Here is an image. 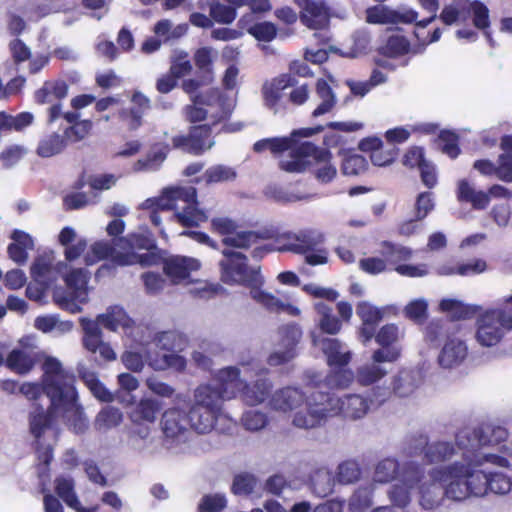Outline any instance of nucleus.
<instances>
[{
	"mask_svg": "<svg viewBox=\"0 0 512 512\" xmlns=\"http://www.w3.org/2000/svg\"><path fill=\"white\" fill-rule=\"evenodd\" d=\"M315 403H310L307 413H297L293 425L298 428L311 429L320 426L329 416L341 415L346 419L363 418L369 411L368 399L359 394H347L335 397L330 393L316 390L311 397Z\"/></svg>",
	"mask_w": 512,
	"mask_h": 512,
	"instance_id": "1",
	"label": "nucleus"
},
{
	"mask_svg": "<svg viewBox=\"0 0 512 512\" xmlns=\"http://www.w3.org/2000/svg\"><path fill=\"white\" fill-rule=\"evenodd\" d=\"M465 463L456 461L446 466L432 468L434 479L446 484V496L454 501H464L471 497L488 495V472L478 469L477 460L464 459Z\"/></svg>",
	"mask_w": 512,
	"mask_h": 512,
	"instance_id": "2",
	"label": "nucleus"
},
{
	"mask_svg": "<svg viewBox=\"0 0 512 512\" xmlns=\"http://www.w3.org/2000/svg\"><path fill=\"white\" fill-rule=\"evenodd\" d=\"M192 105H186L183 109L185 120L192 124L186 134H178L171 138L172 148L194 156H201L214 145L213 125L203 124L208 117V111L201 107L205 105L203 95L198 94L193 98Z\"/></svg>",
	"mask_w": 512,
	"mask_h": 512,
	"instance_id": "3",
	"label": "nucleus"
},
{
	"mask_svg": "<svg viewBox=\"0 0 512 512\" xmlns=\"http://www.w3.org/2000/svg\"><path fill=\"white\" fill-rule=\"evenodd\" d=\"M307 158H312L316 164L321 165L315 171V176L321 183H329L336 177L337 169L331 163L332 153L308 141L299 143L292 150V159L281 160L279 168L288 173H302L310 165Z\"/></svg>",
	"mask_w": 512,
	"mask_h": 512,
	"instance_id": "4",
	"label": "nucleus"
},
{
	"mask_svg": "<svg viewBox=\"0 0 512 512\" xmlns=\"http://www.w3.org/2000/svg\"><path fill=\"white\" fill-rule=\"evenodd\" d=\"M46 396L54 406L70 409L76 405L78 393L75 388V376L64 371L60 361L54 357H46L42 364Z\"/></svg>",
	"mask_w": 512,
	"mask_h": 512,
	"instance_id": "5",
	"label": "nucleus"
},
{
	"mask_svg": "<svg viewBox=\"0 0 512 512\" xmlns=\"http://www.w3.org/2000/svg\"><path fill=\"white\" fill-rule=\"evenodd\" d=\"M512 331V305L483 309L476 314L475 340L482 347H494Z\"/></svg>",
	"mask_w": 512,
	"mask_h": 512,
	"instance_id": "6",
	"label": "nucleus"
},
{
	"mask_svg": "<svg viewBox=\"0 0 512 512\" xmlns=\"http://www.w3.org/2000/svg\"><path fill=\"white\" fill-rule=\"evenodd\" d=\"M508 431L500 426L481 424L476 428H464L455 436L456 446L462 451V458L477 460L478 451L486 446L500 444L508 438Z\"/></svg>",
	"mask_w": 512,
	"mask_h": 512,
	"instance_id": "7",
	"label": "nucleus"
},
{
	"mask_svg": "<svg viewBox=\"0 0 512 512\" xmlns=\"http://www.w3.org/2000/svg\"><path fill=\"white\" fill-rule=\"evenodd\" d=\"M283 250L304 255L305 263L310 266L328 263V251L324 247L325 236L315 229H305L287 236Z\"/></svg>",
	"mask_w": 512,
	"mask_h": 512,
	"instance_id": "8",
	"label": "nucleus"
},
{
	"mask_svg": "<svg viewBox=\"0 0 512 512\" xmlns=\"http://www.w3.org/2000/svg\"><path fill=\"white\" fill-rule=\"evenodd\" d=\"M223 259L219 262L221 280L226 284H243L257 286L262 283L259 268L248 265L246 255L241 252L224 249Z\"/></svg>",
	"mask_w": 512,
	"mask_h": 512,
	"instance_id": "9",
	"label": "nucleus"
},
{
	"mask_svg": "<svg viewBox=\"0 0 512 512\" xmlns=\"http://www.w3.org/2000/svg\"><path fill=\"white\" fill-rule=\"evenodd\" d=\"M406 454L410 457L422 456L427 464H438L450 461L457 453L456 447L451 442L436 441L429 443L425 434L411 435L405 446Z\"/></svg>",
	"mask_w": 512,
	"mask_h": 512,
	"instance_id": "10",
	"label": "nucleus"
},
{
	"mask_svg": "<svg viewBox=\"0 0 512 512\" xmlns=\"http://www.w3.org/2000/svg\"><path fill=\"white\" fill-rule=\"evenodd\" d=\"M239 225L228 217H214L210 221L211 232L223 237L222 243L234 248L248 249L259 240L267 238L265 233L238 231Z\"/></svg>",
	"mask_w": 512,
	"mask_h": 512,
	"instance_id": "11",
	"label": "nucleus"
},
{
	"mask_svg": "<svg viewBox=\"0 0 512 512\" xmlns=\"http://www.w3.org/2000/svg\"><path fill=\"white\" fill-rule=\"evenodd\" d=\"M69 86L64 80H47L34 92V101L39 105L52 104L48 108L47 122L54 123L61 116V101L68 95Z\"/></svg>",
	"mask_w": 512,
	"mask_h": 512,
	"instance_id": "12",
	"label": "nucleus"
},
{
	"mask_svg": "<svg viewBox=\"0 0 512 512\" xmlns=\"http://www.w3.org/2000/svg\"><path fill=\"white\" fill-rule=\"evenodd\" d=\"M375 341L381 347L372 354V361L377 363L396 362L401 356L399 341V328L396 324L383 325L376 334Z\"/></svg>",
	"mask_w": 512,
	"mask_h": 512,
	"instance_id": "13",
	"label": "nucleus"
},
{
	"mask_svg": "<svg viewBox=\"0 0 512 512\" xmlns=\"http://www.w3.org/2000/svg\"><path fill=\"white\" fill-rule=\"evenodd\" d=\"M80 326L84 332L83 346L91 353H99L101 360L108 362L116 359V354L110 344L102 339L101 328L89 318H80Z\"/></svg>",
	"mask_w": 512,
	"mask_h": 512,
	"instance_id": "14",
	"label": "nucleus"
},
{
	"mask_svg": "<svg viewBox=\"0 0 512 512\" xmlns=\"http://www.w3.org/2000/svg\"><path fill=\"white\" fill-rule=\"evenodd\" d=\"M297 79L291 74H280L262 86V97L264 105L275 114L285 106L282 104L284 91L297 85Z\"/></svg>",
	"mask_w": 512,
	"mask_h": 512,
	"instance_id": "15",
	"label": "nucleus"
},
{
	"mask_svg": "<svg viewBox=\"0 0 512 512\" xmlns=\"http://www.w3.org/2000/svg\"><path fill=\"white\" fill-rule=\"evenodd\" d=\"M314 392L315 391L311 392L310 395L306 397L305 394L298 388L285 387L276 391L272 395L270 399V405L275 410L288 412L296 410L300 408L303 404H305V409L297 411L295 415L297 413L306 414L308 405L310 403H315V401L311 398Z\"/></svg>",
	"mask_w": 512,
	"mask_h": 512,
	"instance_id": "16",
	"label": "nucleus"
},
{
	"mask_svg": "<svg viewBox=\"0 0 512 512\" xmlns=\"http://www.w3.org/2000/svg\"><path fill=\"white\" fill-rule=\"evenodd\" d=\"M212 381L225 399H232L240 395L245 383L240 378V370L234 366L218 370Z\"/></svg>",
	"mask_w": 512,
	"mask_h": 512,
	"instance_id": "17",
	"label": "nucleus"
},
{
	"mask_svg": "<svg viewBox=\"0 0 512 512\" xmlns=\"http://www.w3.org/2000/svg\"><path fill=\"white\" fill-rule=\"evenodd\" d=\"M132 106L123 108L119 111V118L127 123L129 130L135 131L143 124V116L151 109L150 99L141 93L135 91L130 99Z\"/></svg>",
	"mask_w": 512,
	"mask_h": 512,
	"instance_id": "18",
	"label": "nucleus"
},
{
	"mask_svg": "<svg viewBox=\"0 0 512 512\" xmlns=\"http://www.w3.org/2000/svg\"><path fill=\"white\" fill-rule=\"evenodd\" d=\"M199 268L197 259L186 256H172L163 261V271L173 283L188 279L191 272Z\"/></svg>",
	"mask_w": 512,
	"mask_h": 512,
	"instance_id": "19",
	"label": "nucleus"
},
{
	"mask_svg": "<svg viewBox=\"0 0 512 512\" xmlns=\"http://www.w3.org/2000/svg\"><path fill=\"white\" fill-rule=\"evenodd\" d=\"M71 301L86 303L90 272L86 268H72L63 277Z\"/></svg>",
	"mask_w": 512,
	"mask_h": 512,
	"instance_id": "20",
	"label": "nucleus"
},
{
	"mask_svg": "<svg viewBox=\"0 0 512 512\" xmlns=\"http://www.w3.org/2000/svg\"><path fill=\"white\" fill-rule=\"evenodd\" d=\"M188 426L187 414L179 408H170L162 415L161 429L166 439H178Z\"/></svg>",
	"mask_w": 512,
	"mask_h": 512,
	"instance_id": "21",
	"label": "nucleus"
},
{
	"mask_svg": "<svg viewBox=\"0 0 512 512\" xmlns=\"http://www.w3.org/2000/svg\"><path fill=\"white\" fill-rule=\"evenodd\" d=\"M468 355V347L465 341L457 337H448L441 349L438 362L444 368H452L460 365Z\"/></svg>",
	"mask_w": 512,
	"mask_h": 512,
	"instance_id": "22",
	"label": "nucleus"
},
{
	"mask_svg": "<svg viewBox=\"0 0 512 512\" xmlns=\"http://www.w3.org/2000/svg\"><path fill=\"white\" fill-rule=\"evenodd\" d=\"M38 354L22 348L12 349L5 358V367L17 375L29 374L37 362Z\"/></svg>",
	"mask_w": 512,
	"mask_h": 512,
	"instance_id": "23",
	"label": "nucleus"
},
{
	"mask_svg": "<svg viewBox=\"0 0 512 512\" xmlns=\"http://www.w3.org/2000/svg\"><path fill=\"white\" fill-rule=\"evenodd\" d=\"M430 483L419 486L420 505L427 510L439 507L446 496V484L434 479L432 469L429 471Z\"/></svg>",
	"mask_w": 512,
	"mask_h": 512,
	"instance_id": "24",
	"label": "nucleus"
},
{
	"mask_svg": "<svg viewBox=\"0 0 512 512\" xmlns=\"http://www.w3.org/2000/svg\"><path fill=\"white\" fill-rule=\"evenodd\" d=\"M300 13L301 22L311 29L324 28L329 22L328 9L323 2L303 0Z\"/></svg>",
	"mask_w": 512,
	"mask_h": 512,
	"instance_id": "25",
	"label": "nucleus"
},
{
	"mask_svg": "<svg viewBox=\"0 0 512 512\" xmlns=\"http://www.w3.org/2000/svg\"><path fill=\"white\" fill-rule=\"evenodd\" d=\"M186 414L189 427L197 433L205 434L214 428L220 412L210 410L197 404H192Z\"/></svg>",
	"mask_w": 512,
	"mask_h": 512,
	"instance_id": "26",
	"label": "nucleus"
},
{
	"mask_svg": "<svg viewBox=\"0 0 512 512\" xmlns=\"http://www.w3.org/2000/svg\"><path fill=\"white\" fill-rule=\"evenodd\" d=\"M57 408L63 406H54L52 403L47 410L38 405L35 411L29 414V431L35 440H41L45 431L51 428L54 421V413Z\"/></svg>",
	"mask_w": 512,
	"mask_h": 512,
	"instance_id": "27",
	"label": "nucleus"
},
{
	"mask_svg": "<svg viewBox=\"0 0 512 512\" xmlns=\"http://www.w3.org/2000/svg\"><path fill=\"white\" fill-rule=\"evenodd\" d=\"M410 49L411 43L406 36L391 33L381 41L376 51L386 58L396 59L408 54Z\"/></svg>",
	"mask_w": 512,
	"mask_h": 512,
	"instance_id": "28",
	"label": "nucleus"
},
{
	"mask_svg": "<svg viewBox=\"0 0 512 512\" xmlns=\"http://www.w3.org/2000/svg\"><path fill=\"white\" fill-rule=\"evenodd\" d=\"M98 327L103 326L105 329L115 332L119 327L130 328L133 325V320L128 316L126 311L120 306H110L106 312L99 314L96 320Z\"/></svg>",
	"mask_w": 512,
	"mask_h": 512,
	"instance_id": "29",
	"label": "nucleus"
},
{
	"mask_svg": "<svg viewBox=\"0 0 512 512\" xmlns=\"http://www.w3.org/2000/svg\"><path fill=\"white\" fill-rule=\"evenodd\" d=\"M441 312L450 315L454 321L472 319L482 310V306L475 304H465L460 300L445 298L439 303Z\"/></svg>",
	"mask_w": 512,
	"mask_h": 512,
	"instance_id": "30",
	"label": "nucleus"
},
{
	"mask_svg": "<svg viewBox=\"0 0 512 512\" xmlns=\"http://www.w3.org/2000/svg\"><path fill=\"white\" fill-rule=\"evenodd\" d=\"M319 345L327 358L329 367H345L351 361V353L342 352V343L338 339L322 338Z\"/></svg>",
	"mask_w": 512,
	"mask_h": 512,
	"instance_id": "31",
	"label": "nucleus"
},
{
	"mask_svg": "<svg viewBox=\"0 0 512 512\" xmlns=\"http://www.w3.org/2000/svg\"><path fill=\"white\" fill-rule=\"evenodd\" d=\"M272 385L265 378H258L253 383H244L240 397L249 406L264 402L271 393Z\"/></svg>",
	"mask_w": 512,
	"mask_h": 512,
	"instance_id": "32",
	"label": "nucleus"
},
{
	"mask_svg": "<svg viewBox=\"0 0 512 512\" xmlns=\"http://www.w3.org/2000/svg\"><path fill=\"white\" fill-rule=\"evenodd\" d=\"M54 490L67 506L77 512H88L81 506V503L75 493V483L72 477L57 476L54 480Z\"/></svg>",
	"mask_w": 512,
	"mask_h": 512,
	"instance_id": "33",
	"label": "nucleus"
},
{
	"mask_svg": "<svg viewBox=\"0 0 512 512\" xmlns=\"http://www.w3.org/2000/svg\"><path fill=\"white\" fill-rule=\"evenodd\" d=\"M226 400L213 384H202L194 391V403L210 410L221 412L222 403Z\"/></svg>",
	"mask_w": 512,
	"mask_h": 512,
	"instance_id": "34",
	"label": "nucleus"
},
{
	"mask_svg": "<svg viewBox=\"0 0 512 512\" xmlns=\"http://www.w3.org/2000/svg\"><path fill=\"white\" fill-rule=\"evenodd\" d=\"M457 199L462 203H469L476 210L487 208L490 197L483 191H476L466 179H462L457 185Z\"/></svg>",
	"mask_w": 512,
	"mask_h": 512,
	"instance_id": "35",
	"label": "nucleus"
},
{
	"mask_svg": "<svg viewBox=\"0 0 512 512\" xmlns=\"http://www.w3.org/2000/svg\"><path fill=\"white\" fill-rule=\"evenodd\" d=\"M154 341L159 349L166 352H183L189 344L188 337L177 330L159 332Z\"/></svg>",
	"mask_w": 512,
	"mask_h": 512,
	"instance_id": "36",
	"label": "nucleus"
},
{
	"mask_svg": "<svg viewBox=\"0 0 512 512\" xmlns=\"http://www.w3.org/2000/svg\"><path fill=\"white\" fill-rule=\"evenodd\" d=\"M393 393L398 397H408L419 386V373L412 369H402L394 377Z\"/></svg>",
	"mask_w": 512,
	"mask_h": 512,
	"instance_id": "37",
	"label": "nucleus"
},
{
	"mask_svg": "<svg viewBox=\"0 0 512 512\" xmlns=\"http://www.w3.org/2000/svg\"><path fill=\"white\" fill-rule=\"evenodd\" d=\"M162 258L159 253L148 250L147 253L137 254L134 251H125L114 256V261L120 266L140 264L142 266L158 265Z\"/></svg>",
	"mask_w": 512,
	"mask_h": 512,
	"instance_id": "38",
	"label": "nucleus"
},
{
	"mask_svg": "<svg viewBox=\"0 0 512 512\" xmlns=\"http://www.w3.org/2000/svg\"><path fill=\"white\" fill-rule=\"evenodd\" d=\"M172 220L176 221L182 227L192 228L198 227L200 223L208 220L205 210L200 209L198 205L185 206L182 211H175Z\"/></svg>",
	"mask_w": 512,
	"mask_h": 512,
	"instance_id": "39",
	"label": "nucleus"
},
{
	"mask_svg": "<svg viewBox=\"0 0 512 512\" xmlns=\"http://www.w3.org/2000/svg\"><path fill=\"white\" fill-rule=\"evenodd\" d=\"M161 410L157 400L142 399L130 413L132 422L141 424L143 422L153 423Z\"/></svg>",
	"mask_w": 512,
	"mask_h": 512,
	"instance_id": "40",
	"label": "nucleus"
},
{
	"mask_svg": "<svg viewBox=\"0 0 512 512\" xmlns=\"http://www.w3.org/2000/svg\"><path fill=\"white\" fill-rule=\"evenodd\" d=\"M316 93L321 99V103L312 112L314 118L330 112L337 102L331 86L323 78H319L316 82Z\"/></svg>",
	"mask_w": 512,
	"mask_h": 512,
	"instance_id": "41",
	"label": "nucleus"
},
{
	"mask_svg": "<svg viewBox=\"0 0 512 512\" xmlns=\"http://www.w3.org/2000/svg\"><path fill=\"white\" fill-rule=\"evenodd\" d=\"M322 381L323 386L330 390L348 388L355 380V373L344 367H333Z\"/></svg>",
	"mask_w": 512,
	"mask_h": 512,
	"instance_id": "42",
	"label": "nucleus"
},
{
	"mask_svg": "<svg viewBox=\"0 0 512 512\" xmlns=\"http://www.w3.org/2000/svg\"><path fill=\"white\" fill-rule=\"evenodd\" d=\"M469 12L472 15L473 25L476 28L484 31L489 44L493 47L494 40L491 36V33L487 31V29L490 27L488 7L480 0H473L469 4Z\"/></svg>",
	"mask_w": 512,
	"mask_h": 512,
	"instance_id": "43",
	"label": "nucleus"
},
{
	"mask_svg": "<svg viewBox=\"0 0 512 512\" xmlns=\"http://www.w3.org/2000/svg\"><path fill=\"white\" fill-rule=\"evenodd\" d=\"M315 310L320 316L319 328L322 332L335 335L340 332L342 322L332 314V308L323 302L315 304Z\"/></svg>",
	"mask_w": 512,
	"mask_h": 512,
	"instance_id": "44",
	"label": "nucleus"
},
{
	"mask_svg": "<svg viewBox=\"0 0 512 512\" xmlns=\"http://www.w3.org/2000/svg\"><path fill=\"white\" fill-rule=\"evenodd\" d=\"M80 378L99 401L106 403L113 401V394L99 380L95 372L85 370L80 373Z\"/></svg>",
	"mask_w": 512,
	"mask_h": 512,
	"instance_id": "45",
	"label": "nucleus"
},
{
	"mask_svg": "<svg viewBox=\"0 0 512 512\" xmlns=\"http://www.w3.org/2000/svg\"><path fill=\"white\" fill-rule=\"evenodd\" d=\"M120 253L116 251L115 247L107 241H96L91 246L89 251L84 257V262L87 266H91L101 260L111 258L114 261V256Z\"/></svg>",
	"mask_w": 512,
	"mask_h": 512,
	"instance_id": "46",
	"label": "nucleus"
},
{
	"mask_svg": "<svg viewBox=\"0 0 512 512\" xmlns=\"http://www.w3.org/2000/svg\"><path fill=\"white\" fill-rule=\"evenodd\" d=\"M66 138L54 132L41 139L36 152L40 157L49 158L61 153L66 147Z\"/></svg>",
	"mask_w": 512,
	"mask_h": 512,
	"instance_id": "47",
	"label": "nucleus"
},
{
	"mask_svg": "<svg viewBox=\"0 0 512 512\" xmlns=\"http://www.w3.org/2000/svg\"><path fill=\"white\" fill-rule=\"evenodd\" d=\"M170 152V146L166 143H156L152 146L151 151L146 155L144 159H139L136 163L139 169H157L165 161L168 153Z\"/></svg>",
	"mask_w": 512,
	"mask_h": 512,
	"instance_id": "48",
	"label": "nucleus"
},
{
	"mask_svg": "<svg viewBox=\"0 0 512 512\" xmlns=\"http://www.w3.org/2000/svg\"><path fill=\"white\" fill-rule=\"evenodd\" d=\"M379 364L373 361L371 364L358 367L355 373L357 383L361 386H369L381 380L387 374V371Z\"/></svg>",
	"mask_w": 512,
	"mask_h": 512,
	"instance_id": "49",
	"label": "nucleus"
},
{
	"mask_svg": "<svg viewBox=\"0 0 512 512\" xmlns=\"http://www.w3.org/2000/svg\"><path fill=\"white\" fill-rule=\"evenodd\" d=\"M398 475L399 462L395 458L387 457L377 463L373 479L378 483H389L396 479Z\"/></svg>",
	"mask_w": 512,
	"mask_h": 512,
	"instance_id": "50",
	"label": "nucleus"
},
{
	"mask_svg": "<svg viewBox=\"0 0 512 512\" xmlns=\"http://www.w3.org/2000/svg\"><path fill=\"white\" fill-rule=\"evenodd\" d=\"M236 177L237 173L232 167L218 164L213 165L206 169L202 176V179L204 180L206 185H211L216 183L234 181Z\"/></svg>",
	"mask_w": 512,
	"mask_h": 512,
	"instance_id": "51",
	"label": "nucleus"
},
{
	"mask_svg": "<svg viewBox=\"0 0 512 512\" xmlns=\"http://www.w3.org/2000/svg\"><path fill=\"white\" fill-rule=\"evenodd\" d=\"M437 147L442 153L448 155L451 159H455L460 154L459 136L450 130H442L435 139Z\"/></svg>",
	"mask_w": 512,
	"mask_h": 512,
	"instance_id": "52",
	"label": "nucleus"
},
{
	"mask_svg": "<svg viewBox=\"0 0 512 512\" xmlns=\"http://www.w3.org/2000/svg\"><path fill=\"white\" fill-rule=\"evenodd\" d=\"M114 245L127 251H133L134 249H156L154 241L142 234H133L129 237H118L114 240Z\"/></svg>",
	"mask_w": 512,
	"mask_h": 512,
	"instance_id": "53",
	"label": "nucleus"
},
{
	"mask_svg": "<svg viewBox=\"0 0 512 512\" xmlns=\"http://www.w3.org/2000/svg\"><path fill=\"white\" fill-rule=\"evenodd\" d=\"M424 474V468L420 464L412 461L406 462L401 471L399 470L400 480L408 488L420 486Z\"/></svg>",
	"mask_w": 512,
	"mask_h": 512,
	"instance_id": "54",
	"label": "nucleus"
},
{
	"mask_svg": "<svg viewBox=\"0 0 512 512\" xmlns=\"http://www.w3.org/2000/svg\"><path fill=\"white\" fill-rule=\"evenodd\" d=\"M368 168V162L362 155L346 153L344 155L341 171L347 176H357L364 173Z\"/></svg>",
	"mask_w": 512,
	"mask_h": 512,
	"instance_id": "55",
	"label": "nucleus"
},
{
	"mask_svg": "<svg viewBox=\"0 0 512 512\" xmlns=\"http://www.w3.org/2000/svg\"><path fill=\"white\" fill-rule=\"evenodd\" d=\"M194 63L197 68V74L213 81V60L210 48L202 47L197 49L194 53Z\"/></svg>",
	"mask_w": 512,
	"mask_h": 512,
	"instance_id": "56",
	"label": "nucleus"
},
{
	"mask_svg": "<svg viewBox=\"0 0 512 512\" xmlns=\"http://www.w3.org/2000/svg\"><path fill=\"white\" fill-rule=\"evenodd\" d=\"M448 329L446 324L441 320H432L425 327L424 339L433 346H438L442 339H448Z\"/></svg>",
	"mask_w": 512,
	"mask_h": 512,
	"instance_id": "57",
	"label": "nucleus"
},
{
	"mask_svg": "<svg viewBox=\"0 0 512 512\" xmlns=\"http://www.w3.org/2000/svg\"><path fill=\"white\" fill-rule=\"evenodd\" d=\"M394 9L385 5H375L366 9V22L369 24H393Z\"/></svg>",
	"mask_w": 512,
	"mask_h": 512,
	"instance_id": "58",
	"label": "nucleus"
},
{
	"mask_svg": "<svg viewBox=\"0 0 512 512\" xmlns=\"http://www.w3.org/2000/svg\"><path fill=\"white\" fill-rule=\"evenodd\" d=\"M383 255L391 263L407 261L412 256V250L402 245H396L389 241L382 242Z\"/></svg>",
	"mask_w": 512,
	"mask_h": 512,
	"instance_id": "59",
	"label": "nucleus"
},
{
	"mask_svg": "<svg viewBox=\"0 0 512 512\" xmlns=\"http://www.w3.org/2000/svg\"><path fill=\"white\" fill-rule=\"evenodd\" d=\"M252 289L250 291L251 297L261 305H263L267 310L272 312L282 311L285 307V304L276 298L274 295L267 293L256 286H251Z\"/></svg>",
	"mask_w": 512,
	"mask_h": 512,
	"instance_id": "60",
	"label": "nucleus"
},
{
	"mask_svg": "<svg viewBox=\"0 0 512 512\" xmlns=\"http://www.w3.org/2000/svg\"><path fill=\"white\" fill-rule=\"evenodd\" d=\"M210 17L220 24H231L237 17L235 7L214 2L210 5Z\"/></svg>",
	"mask_w": 512,
	"mask_h": 512,
	"instance_id": "61",
	"label": "nucleus"
},
{
	"mask_svg": "<svg viewBox=\"0 0 512 512\" xmlns=\"http://www.w3.org/2000/svg\"><path fill=\"white\" fill-rule=\"evenodd\" d=\"M92 128L93 122L89 119H85L64 129L63 134L66 140L76 143L85 139L90 134Z\"/></svg>",
	"mask_w": 512,
	"mask_h": 512,
	"instance_id": "62",
	"label": "nucleus"
},
{
	"mask_svg": "<svg viewBox=\"0 0 512 512\" xmlns=\"http://www.w3.org/2000/svg\"><path fill=\"white\" fill-rule=\"evenodd\" d=\"M399 153V149L396 145L386 146L383 144L380 149L370 154V160L373 165L383 167L388 166L394 162Z\"/></svg>",
	"mask_w": 512,
	"mask_h": 512,
	"instance_id": "63",
	"label": "nucleus"
},
{
	"mask_svg": "<svg viewBox=\"0 0 512 512\" xmlns=\"http://www.w3.org/2000/svg\"><path fill=\"white\" fill-rule=\"evenodd\" d=\"M360 475L361 469L353 460L344 461L338 466L337 479L340 483H354L360 478Z\"/></svg>",
	"mask_w": 512,
	"mask_h": 512,
	"instance_id": "64",
	"label": "nucleus"
}]
</instances>
